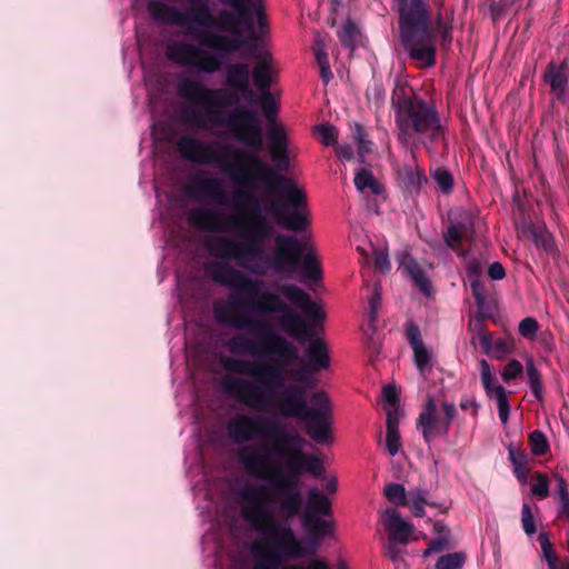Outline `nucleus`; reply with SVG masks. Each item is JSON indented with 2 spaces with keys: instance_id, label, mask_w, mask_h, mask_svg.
<instances>
[{
  "instance_id": "nucleus-21",
  "label": "nucleus",
  "mask_w": 569,
  "mask_h": 569,
  "mask_svg": "<svg viewBox=\"0 0 569 569\" xmlns=\"http://www.w3.org/2000/svg\"><path fill=\"white\" fill-rule=\"evenodd\" d=\"M472 221L467 212H463L461 221H452L445 233V241L450 248H455L471 228Z\"/></svg>"
},
{
  "instance_id": "nucleus-38",
  "label": "nucleus",
  "mask_w": 569,
  "mask_h": 569,
  "mask_svg": "<svg viewBox=\"0 0 569 569\" xmlns=\"http://www.w3.org/2000/svg\"><path fill=\"white\" fill-rule=\"evenodd\" d=\"M470 287L478 309L483 310L487 305V293L483 284L476 279L471 281Z\"/></svg>"
},
{
  "instance_id": "nucleus-2",
  "label": "nucleus",
  "mask_w": 569,
  "mask_h": 569,
  "mask_svg": "<svg viewBox=\"0 0 569 569\" xmlns=\"http://www.w3.org/2000/svg\"><path fill=\"white\" fill-rule=\"evenodd\" d=\"M307 445V439L298 431L277 432L273 451L279 465L272 466L266 455L243 452L240 456L241 468L248 475L260 479L277 477L271 482L244 481L234 491L243 521L260 537L248 546L251 569H330L319 557L283 566L289 560L316 553L321 540L333 537L336 530L332 521L315 515L328 517L331 513L330 500L317 487L308 489L307 509L301 517L308 539H301L288 521L302 508L299 478L302 475L321 478L325 471L322 459L305 451Z\"/></svg>"
},
{
  "instance_id": "nucleus-37",
  "label": "nucleus",
  "mask_w": 569,
  "mask_h": 569,
  "mask_svg": "<svg viewBox=\"0 0 569 569\" xmlns=\"http://www.w3.org/2000/svg\"><path fill=\"white\" fill-rule=\"evenodd\" d=\"M538 321L531 317L522 319L519 323V333L528 339L535 338L538 332Z\"/></svg>"
},
{
  "instance_id": "nucleus-17",
  "label": "nucleus",
  "mask_w": 569,
  "mask_h": 569,
  "mask_svg": "<svg viewBox=\"0 0 569 569\" xmlns=\"http://www.w3.org/2000/svg\"><path fill=\"white\" fill-rule=\"evenodd\" d=\"M399 267L402 271L410 277L415 286L426 296L430 297L432 293V286L428 276L417 263V261L408 253H403L399 261Z\"/></svg>"
},
{
  "instance_id": "nucleus-10",
  "label": "nucleus",
  "mask_w": 569,
  "mask_h": 569,
  "mask_svg": "<svg viewBox=\"0 0 569 569\" xmlns=\"http://www.w3.org/2000/svg\"><path fill=\"white\" fill-rule=\"evenodd\" d=\"M480 378L487 396L495 399L497 402L501 422L503 425L507 423L510 413V405L506 389L495 382V376L491 372L490 365L485 359L480 361Z\"/></svg>"
},
{
  "instance_id": "nucleus-3",
  "label": "nucleus",
  "mask_w": 569,
  "mask_h": 569,
  "mask_svg": "<svg viewBox=\"0 0 569 569\" xmlns=\"http://www.w3.org/2000/svg\"><path fill=\"white\" fill-rule=\"evenodd\" d=\"M180 98L198 102L202 109L186 106L181 110L183 121L201 130L227 128L236 141L251 151L236 150L233 156L240 161L237 167L230 166L214 149L216 143L203 142L196 138L182 137L177 149L182 158L200 164H212L226 172L233 182L250 188L278 187L282 197L280 202H271L269 211L274 221L284 230L303 232L310 226L307 194L293 179L279 176L277 171L257 153L262 149L263 134L261 121L256 110L236 108L224 114L220 109L223 89L206 87L200 80L180 78L177 82Z\"/></svg>"
},
{
  "instance_id": "nucleus-13",
  "label": "nucleus",
  "mask_w": 569,
  "mask_h": 569,
  "mask_svg": "<svg viewBox=\"0 0 569 569\" xmlns=\"http://www.w3.org/2000/svg\"><path fill=\"white\" fill-rule=\"evenodd\" d=\"M409 156L408 163L398 170V181L408 193H417L422 184L427 182V178L423 169L416 161L413 149H409Z\"/></svg>"
},
{
  "instance_id": "nucleus-23",
  "label": "nucleus",
  "mask_w": 569,
  "mask_h": 569,
  "mask_svg": "<svg viewBox=\"0 0 569 569\" xmlns=\"http://www.w3.org/2000/svg\"><path fill=\"white\" fill-rule=\"evenodd\" d=\"M383 495L391 503L398 507H406L408 503V492L401 483L391 482L386 485L383 488Z\"/></svg>"
},
{
  "instance_id": "nucleus-58",
  "label": "nucleus",
  "mask_w": 569,
  "mask_h": 569,
  "mask_svg": "<svg viewBox=\"0 0 569 569\" xmlns=\"http://www.w3.org/2000/svg\"><path fill=\"white\" fill-rule=\"evenodd\" d=\"M558 516L560 518H565V519H567L569 521V500L568 501H563V502H559Z\"/></svg>"
},
{
  "instance_id": "nucleus-43",
  "label": "nucleus",
  "mask_w": 569,
  "mask_h": 569,
  "mask_svg": "<svg viewBox=\"0 0 569 569\" xmlns=\"http://www.w3.org/2000/svg\"><path fill=\"white\" fill-rule=\"evenodd\" d=\"M556 481H557V490H556V498L559 502L568 501L569 500V491L567 488V482L565 478L560 475H556Z\"/></svg>"
},
{
  "instance_id": "nucleus-1",
  "label": "nucleus",
  "mask_w": 569,
  "mask_h": 569,
  "mask_svg": "<svg viewBox=\"0 0 569 569\" xmlns=\"http://www.w3.org/2000/svg\"><path fill=\"white\" fill-rule=\"evenodd\" d=\"M207 273L221 286L242 293L243 298L231 296L230 300L213 302V316L220 325L249 332H264L254 339L236 335L227 341L232 355L250 356L254 359L269 358L270 362L247 361L226 357L223 368L244 377L226 376L221 380L224 393L242 406L263 411L273 407L284 419L305 422L309 438L318 445L332 442L333 408L328 393L317 390L308 396L315 381L307 375L330 365L328 349L322 339H313L306 348L307 368L288 376L287 368L299 360L298 347L264 320L271 316L276 327L288 337L303 342L311 338L321 326L326 313L310 295L300 287L286 283L279 293L266 290V282L252 278L226 263L211 262Z\"/></svg>"
},
{
  "instance_id": "nucleus-34",
  "label": "nucleus",
  "mask_w": 569,
  "mask_h": 569,
  "mask_svg": "<svg viewBox=\"0 0 569 569\" xmlns=\"http://www.w3.org/2000/svg\"><path fill=\"white\" fill-rule=\"evenodd\" d=\"M386 447L391 457H395L401 447L400 432L392 426H390L389 430H387Z\"/></svg>"
},
{
  "instance_id": "nucleus-18",
  "label": "nucleus",
  "mask_w": 569,
  "mask_h": 569,
  "mask_svg": "<svg viewBox=\"0 0 569 569\" xmlns=\"http://www.w3.org/2000/svg\"><path fill=\"white\" fill-rule=\"evenodd\" d=\"M407 339L413 351V360L416 367L421 373L430 369V353L423 345L420 329L416 325H410L407 328Z\"/></svg>"
},
{
  "instance_id": "nucleus-9",
  "label": "nucleus",
  "mask_w": 569,
  "mask_h": 569,
  "mask_svg": "<svg viewBox=\"0 0 569 569\" xmlns=\"http://www.w3.org/2000/svg\"><path fill=\"white\" fill-rule=\"evenodd\" d=\"M441 412L442 415L438 411L435 400L429 397L417 422L418 430L428 443L436 438L447 436L450 425L457 416L456 406L451 402H443Z\"/></svg>"
},
{
  "instance_id": "nucleus-52",
  "label": "nucleus",
  "mask_w": 569,
  "mask_h": 569,
  "mask_svg": "<svg viewBox=\"0 0 569 569\" xmlns=\"http://www.w3.org/2000/svg\"><path fill=\"white\" fill-rule=\"evenodd\" d=\"M355 134H356V138L357 140L359 141L360 143V152H367L368 151V142L365 141L363 139V129L360 124L356 123L355 124Z\"/></svg>"
},
{
  "instance_id": "nucleus-57",
  "label": "nucleus",
  "mask_w": 569,
  "mask_h": 569,
  "mask_svg": "<svg viewBox=\"0 0 569 569\" xmlns=\"http://www.w3.org/2000/svg\"><path fill=\"white\" fill-rule=\"evenodd\" d=\"M315 56L319 67L329 64L327 50L315 51Z\"/></svg>"
},
{
  "instance_id": "nucleus-47",
  "label": "nucleus",
  "mask_w": 569,
  "mask_h": 569,
  "mask_svg": "<svg viewBox=\"0 0 569 569\" xmlns=\"http://www.w3.org/2000/svg\"><path fill=\"white\" fill-rule=\"evenodd\" d=\"M488 276L492 280H501V279H503L505 276H506L503 266L501 263H499V262L491 263L489 266V269H488Z\"/></svg>"
},
{
  "instance_id": "nucleus-14",
  "label": "nucleus",
  "mask_w": 569,
  "mask_h": 569,
  "mask_svg": "<svg viewBox=\"0 0 569 569\" xmlns=\"http://www.w3.org/2000/svg\"><path fill=\"white\" fill-rule=\"evenodd\" d=\"M382 523L389 535V539L406 546L413 532V526L401 517L395 509H387L382 515Z\"/></svg>"
},
{
  "instance_id": "nucleus-42",
  "label": "nucleus",
  "mask_w": 569,
  "mask_h": 569,
  "mask_svg": "<svg viewBox=\"0 0 569 569\" xmlns=\"http://www.w3.org/2000/svg\"><path fill=\"white\" fill-rule=\"evenodd\" d=\"M271 159L274 162L277 169L287 170L289 167V157L287 149L270 151Z\"/></svg>"
},
{
  "instance_id": "nucleus-59",
  "label": "nucleus",
  "mask_w": 569,
  "mask_h": 569,
  "mask_svg": "<svg viewBox=\"0 0 569 569\" xmlns=\"http://www.w3.org/2000/svg\"><path fill=\"white\" fill-rule=\"evenodd\" d=\"M337 489V481L335 479H331L327 482L326 485V490L329 492V493H332L335 492Z\"/></svg>"
},
{
  "instance_id": "nucleus-27",
  "label": "nucleus",
  "mask_w": 569,
  "mask_h": 569,
  "mask_svg": "<svg viewBox=\"0 0 569 569\" xmlns=\"http://www.w3.org/2000/svg\"><path fill=\"white\" fill-rule=\"evenodd\" d=\"M466 561V555L461 551L441 556L436 562V569H460Z\"/></svg>"
},
{
  "instance_id": "nucleus-54",
  "label": "nucleus",
  "mask_w": 569,
  "mask_h": 569,
  "mask_svg": "<svg viewBox=\"0 0 569 569\" xmlns=\"http://www.w3.org/2000/svg\"><path fill=\"white\" fill-rule=\"evenodd\" d=\"M385 93L383 90L380 87H376L373 89V98L369 97V100L372 101L376 106V108H379L381 103L383 102Z\"/></svg>"
},
{
  "instance_id": "nucleus-49",
  "label": "nucleus",
  "mask_w": 569,
  "mask_h": 569,
  "mask_svg": "<svg viewBox=\"0 0 569 569\" xmlns=\"http://www.w3.org/2000/svg\"><path fill=\"white\" fill-rule=\"evenodd\" d=\"M460 408L465 411L467 410H471V415L473 417H477L478 415V409H479V405L477 403V401L472 398H463L461 401H460Z\"/></svg>"
},
{
  "instance_id": "nucleus-19",
  "label": "nucleus",
  "mask_w": 569,
  "mask_h": 569,
  "mask_svg": "<svg viewBox=\"0 0 569 569\" xmlns=\"http://www.w3.org/2000/svg\"><path fill=\"white\" fill-rule=\"evenodd\" d=\"M407 507L411 510L416 517L425 516V506H433L435 503L429 500V491L421 487L411 488L408 491Z\"/></svg>"
},
{
  "instance_id": "nucleus-26",
  "label": "nucleus",
  "mask_w": 569,
  "mask_h": 569,
  "mask_svg": "<svg viewBox=\"0 0 569 569\" xmlns=\"http://www.w3.org/2000/svg\"><path fill=\"white\" fill-rule=\"evenodd\" d=\"M261 108L270 124L276 123L278 116V103L270 91L261 92Z\"/></svg>"
},
{
  "instance_id": "nucleus-16",
  "label": "nucleus",
  "mask_w": 569,
  "mask_h": 569,
  "mask_svg": "<svg viewBox=\"0 0 569 569\" xmlns=\"http://www.w3.org/2000/svg\"><path fill=\"white\" fill-rule=\"evenodd\" d=\"M226 83L229 88L240 93H251L250 68L244 62L229 63L224 71Z\"/></svg>"
},
{
  "instance_id": "nucleus-53",
  "label": "nucleus",
  "mask_w": 569,
  "mask_h": 569,
  "mask_svg": "<svg viewBox=\"0 0 569 569\" xmlns=\"http://www.w3.org/2000/svg\"><path fill=\"white\" fill-rule=\"evenodd\" d=\"M321 50H327V39L325 36L317 32L315 34L313 52Z\"/></svg>"
},
{
  "instance_id": "nucleus-36",
  "label": "nucleus",
  "mask_w": 569,
  "mask_h": 569,
  "mask_svg": "<svg viewBox=\"0 0 569 569\" xmlns=\"http://www.w3.org/2000/svg\"><path fill=\"white\" fill-rule=\"evenodd\" d=\"M317 132L319 133L321 141L325 146H332L337 142L338 131L331 124H321L317 127Z\"/></svg>"
},
{
  "instance_id": "nucleus-51",
  "label": "nucleus",
  "mask_w": 569,
  "mask_h": 569,
  "mask_svg": "<svg viewBox=\"0 0 569 569\" xmlns=\"http://www.w3.org/2000/svg\"><path fill=\"white\" fill-rule=\"evenodd\" d=\"M337 156L342 160H350L353 157V150L349 144H340L337 148Z\"/></svg>"
},
{
  "instance_id": "nucleus-30",
  "label": "nucleus",
  "mask_w": 569,
  "mask_h": 569,
  "mask_svg": "<svg viewBox=\"0 0 569 569\" xmlns=\"http://www.w3.org/2000/svg\"><path fill=\"white\" fill-rule=\"evenodd\" d=\"M358 34L359 30L357 26L351 21H347L338 31V37L341 43L350 48L355 44Z\"/></svg>"
},
{
  "instance_id": "nucleus-8",
  "label": "nucleus",
  "mask_w": 569,
  "mask_h": 569,
  "mask_svg": "<svg viewBox=\"0 0 569 569\" xmlns=\"http://www.w3.org/2000/svg\"><path fill=\"white\" fill-rule=\"evenodd\" d=\"M292 430H284L283 427H276L272 425H264L263 420L257 416L249 415V413H239L230 418V420L227 423V435L229 439L237 445H243L247 443L258 436H266L267 439L270 441V447L267 452H263L262 455H266L269 457L270 463L272 466L279 465V457L273 451L274 446V435L277 432H291ZM248 452L256 455L254 452H250L248 450H241L239 452V457L241 453ZM241 463V461L239 460Z\"/></svg>"
},
{
  "instance_id": "nucleus-25",
  "label": "nucleus",
  "mask_w": 569,
  "mask_h": 569,
  "mask_svg": "<svg viewBox=\"0 0 569 569\" xmlns=\"http://www.w3.org/2000/svg\"><path fill=\"white\" fill-rule=\"evenodd\" d=\"M268 139L270 151L287 149V134L284 129L278 123L270 124L268 128Z\"/></svg>"
},
{
  "instance_id": "nucleus-12",
  "label": "nucleus",
  "mask_w": 569,
  "mask_h": 569,
  "mask_svg": "<svg viewBox=\"0 0 569 569\" xmlns=\"http://www.w3.org/2000/svg\"><path fill=\"white\" fill-rule=\"evenodd\" d=\"M256 62L252 68V81L254 87L261 91H269L274 81V62L272 54L267 50H261L253 56Z\"/></svg>"
},
{
  "instance_id": "nucleus-7",
  "label": "nucleus",
  "mask_w": 569,
  "mask_h": 569,
  "mask_svg": "<svg viewBox=\"0 0 569 569\" xmlns=\"http://www.w3.org/2000/svg\"><path fill=\"white\" fill-rule=\"evenodd\" d=\"M399 12L400 39L409 56L421 67L436 63L435 36L430 30L427 0H395Z\"/></svg>"
},
{
  "instance_id": "nucleus-55",
  "label": "nucleus",
  "mask_w": 569,
  "mask_h": 569,
  "mask_svg": "<svg viewBox=\"0 0 569 569\" xmlns=\"http://www.w3.org/2000/svg\"><path fill=\"white\" fill-rule=\"evenodd\" d=\"M320 69V78L325 84H328L330 80L332 79V72L330 64L321 66Z\"/></svg>"
},
{
  "instance_id": "nucleus-48",
  "label": "nucleus",
  "mask_w": 569,
  "mask_h": 569,
  "mask_svg": "<svg viewBox=\"0 0 569 569\" xmlns=\"http://www.w3.org/2000/svg\"><path fill=\"white\" fill-rule=\"evenodd\" d=\"M399 542H393L389 539L388 545L386 546V556L396 562L401 553L400 548L398 547Z\"/></svg>"
},
{
  "instance_id": "nucleus-35",
  "label": "nucleus",
  "mask_w": 569,
  "mask_h": 569,
  "mask_svg": "<svg viewBox=\"0 0 569 569\" xmlns=\"http://www.w3.org/2000/svg\"><path fill=\"white\" fill-rule=\"evenodd\" d=\"M521 523H522V528H523L525 532L528 536H532L536 533L537 529H536L535 518L531 512L530 506L528 503L522 505Z\"/></svg>"
},
{
  "instance_id": "nucleus-40",
  "label": "nucleus",
  "mask_w": 569,
  "mask_h": 569,
  "mask_svg": "<svg viewBox=\"0 0 569 569\" xmlns=\"http://www.w3.org/2000/svg\"><path fill=\"white\" fill-rule=\"evenodd\" d=\"M523 371L522 365L518 360H510L502 370L501 378L509 382L519 377Z\"/></svg>"
},
{
  "instance_id": "nucleus-20",
  "label": "nucleus",
  "mask_w": 569,
  "mask_h": 569,
  "mask_svg": "<svg viewBox=\"0 0 569 569\" xmlns=\"http://www.w3.org/2000/svg\"><path fill=\"white\" fill-rule=\"evenodd\" d=\"M355 186L363 194H380L383 191L382 186L377 181L372 172L367 169H360L356 172Z\"/></svg>"
},
{
  "instance_id": "nucleus-15",
  "label": "nucleus",
  "mask_w": 569,
  "mask_h": 569,
  "mask_svg": "<svg viewBox=\"0 0 569 569\" xmlns=\"http://www.w3.org/2000/svg\"><path fill=\"white\" fill-rule=\"evenodd\" d=\"M545 82L550 87V91L561 102L567 101V86H568V73L567 63H553L550 62L543 74Z\"/></svg>"
},
{
  "instance_id": "nucleus-32",
  "label": "nucleus",
  "mask_w": 569,
  "mask_h": 569,
  "mask_svg": "<svg viewBox=\"0 0 569 569\" xmlns=\"http://www.w3.org/2000/svg\"><path fill=\"white\" fill-rule=\"evenodd\" d=\"M432 178L435 179V181L437 182V184L439 186L443 193H449L452 190L453 179L448 170L443 168H437L432 172Z\"/></svg>"
},
{
  "instance_id": "nucleus-11",
  "label": "nucleus",
  "mask_w": 569,
  "mask_h": 569,
  "mask_svg": "<svg viewBox=\"0 0 569 569\" xmlns=\"http://www.w3.org/2000/svg\"><path fill=\"white\" fill-rule=\"evenodd\" d=\"M190 190L198 198L209 200L216 204L226 203L227 196L223 181L217 177L198 176L194 178Z\"/></svg>"
},
{
  "instance_id": "nucleus-41",
  "label": "nucleus",
  "mask_w": 569,
  "mask_h": 569,
  "mask_svg": "<svg viewBox=\"0 0 569 569\" xmlns=\"http://www.w3.org/2000/svg\"><path fill=\"white\" fill-rule=\"evenodd\" d=\"M380 301H381L380 289H379L378 286H376L373 295H372V297L369 300V315H368V317H369V322H370L371 326H373V323L377 320V315H378V309H379V306H380Z\"/></svg>"
},
{
  "instance_id": "nucleus-5",
  "label": "nucleus",
  "mask_w": 569,
  "mask_h": 569,
  "mask_svg": "<svg viewBox=\"0 0 569 569\" xmlns=\"http://www.w3.org/2000/svg\"><path fill=\"white\" fill-rule=\"evenodd\" d=\"M233 9L213 13L208 0H188L182 10L162 0H150L147 11L151 19L162 24L184 28L198 39V44L176 41L167 47V57L173 63L197 73L218 72L224 58L243 47L242 26L252 14L257 16L261 33L267 30L260 0H219Z\"/></svg>"
},
{
  "instance_id": "nucleus-33",
  "label": "nucleus",
  "mask_w": 569,
  "mask_h": 569,
  "mask_svg": "<svg viewBox=\"0 0 569 569\" xmlns=\"http://www.w3.org/2000/svg\"><path fill=\"white\" fill-rule=\"evenodd\" d=\"M531 493L539 499H545L549 496V480L546 475H536L531 483Z\"/></svg>"
},
{
  "instance_id": "nucleus-31",
  "label": "nucleus",
  "mask_w": 569,
  "mask_h": 569,
  "mask_svg": "<svg viewBox=\"0 0 569 569\" xmlns=\"http://www.w3.org/2000/svg\"><path fill=\"white\" fill-rule=\"evenodd\" d=\"M529 441L531 451L536 456L545 455L549 449V442L541 431L536 430L531 432Z\"/></svg>"
},
{
  "instance_id": "nucleus-29",
  "label": "nucleus",
  "mask_w": 569,
  "mask_h": 569,
  "mask_svg": "<svg viewBox=\"0 0 569 569\" xmlns=\"http://www.w3.org/2000/svg\"><path fill=\"white\" fill-rule=\"evenodd\" d=\"M436 32L441 38L442 47L449 49L452 42V24L449 20H445L441 14L437 18Z\"/></svg>"
},
{
  "instance_id": "nucleus-28",
  "label": "nucleus",
  "mask_w": 569,
  "mask_h": 569,
  "mask_svg": "<svg viewBox=\"0 0 569 569\" xmlns=\"http://www.w3.org/2000/svg\"><path fill=\"white\" fill-rule=\"evenodd\" d=\"M538 540H539V543H540V547L542 550L543 558L546 559V561L548 563V568L549 569H559L557 566L558 558L552 548V545L549 541L548 535L545 532H541L538 537Z\"/></svg>"
},
{
  "instance_id": "nucleus-44",
  "label": "nucleus",
  "mask_w": 569,
  "mask_h": 569,
  "mask_svg": "<svg viewBox=\"0 0 569 569\" xmlns=\"http://www.w3.org/2000/svg\"><path fill=\"white\" fill-rule=\"evenodd\" d=\"M382 397L390 407H397L399 400V393L395 386L388 385L382 389Z\"/></svg>"
},
{
  "instance_id": "nucleus-6",
  "label": "nucleus",
  "mask_w": 569,
  "mask_h": 569,
  "mask_svg": "<svg viewBox=\"0 0 569 569\" xmlns=\"http://www.w3.org/2000/svg\"><path fill=\"white\" fill-rule=\"evenodd\" d=\"M399 142L415 149L437 140L443 132L438 111L422 99H411L405 89H396L391 98Z\"/></svg>"
},
{
  "instance_id": "nucleus-22",
  "label": "nucleus",
  "mask_w": 569,
  "mask_h": 569,
  "mask_svg": "<svg viewBox=\"0 0 569 569\" xmlns=\"http://www.w3.org/2000/svg\"><path fill=\"white\" fill-rule=\"evenodd\" d=\"M526 372L528 385L530 387L532 395L536 397L537 400L541 401L543 398V386L541 381V375L536 368L532 358H528L526 361Z\"/></svg>"
},
{
  "instance_id": "nucleus-61",
  "label": "nucleus",
  "mask_w": 569,
  "mask_h": 569,
  "mask_svg": "<svg viewBox=\"0 0 569 569\" xmlns=\"http://www.w3.org/2000/svg\"><path fill=\"white\" fill-rule=\"evenodd\" d=\"M435 1H436V2H439V3L441 4V1H442V0H435Z\"/></svg>"
},
{
  "instance_id": "nucleus-4",
  "label": "nucleus",
  "mask_w": 569,
  "mask_h": 569,
  "mask_svg": "<svg viewBox=\"0 0 569 569\" xmlns=\"http://www.w3.org/2000/svg\"><path fill=\"white\" fill-rule=\"evenodd\" d=\"M234 196L253 203L251 211L221 214L209 208H196L188 214L189 222L204 231H218L249 239L247 243L227 237H213L207 241L210 256L231 259L239 267L257 276L269 271L291 276L298 270L305 279L321 278L320 263L312 246L305 239L288 233H278L273 239V250L267 253L261 242L271 237L272 223L262 214L258 200L248 191L237 189Z\"/></svg>"
},
{
  "instance_id": "nucleus-45",
  "label": "nucleus",
  "mask_w": 569,
  "mask_h": 569,
  "mask_svg": "<svg viewBox=\"0 0 569 569\" xmlns=\"http://www.w3.org/2000/svg\"><path fill=\"white\" fill-rule=\"evenodd\" d=\"M373 259L376 268L381 271H388L390 269V262L388 253L383 250H375Z\"/></svg>"
},
{
  "instance_id": "nucleus-39",
  "label": "nucleus",
  "mask_w": 569,
  "mask_h": 569,
  "mask_svg": "<svg viewBox=\"0 0 569 569\" xmlns=\"http://www.w3.org/2000/svg\"><path fill=\"white\" fill-rule=\"evenodd\" d=\"M450 537H447L446 535H440L436 537L428 545V548L423 551V556L428 557L431 553L441 552L445 549L449 547Z\"/></svg>"
},
{
  "instance_id": "nucleus-46",
  "label": "nucleus",
  "mask_w": 569,
  "mask_h": 569,
  "mask_svg": "<svg viewBox=\"0 0 569 569\" xmlns=\"http://www.w3.org/2000/svg\"><path fill=\"white\" fill-rule=\"evenodd\" d=\"M399 407H390L387 409V430H389V427H395L396 430H399Z\"/></svg>"
},
{
  "instance_id": "nucleus-60",
  "label": "nucleus",
  "mask_w": 569,
  "mask_h": 569,
  "mask_svg": "<svg viewBox=\"0 0 569 569\" xmlns=\"http://www.w3.org/2000/svg\"><path fill=\"white\" fill-rule=\"evenodd\" d=\"M500 346H501V347L503 346V342H502V341H498V342H497V347H500Z\"/></svg>"
},
{
  "instance_id": "nucleus-56",
  "label": "nucleus",
  "mask_w": 569,
  "mask_h": 569,
  "mask_svg": "<svg viewBox=\"0 0 569 569\" xmlns=\"http://www.w3.org/2000/svg\"><path fill=\"white\" fill-rule=\"evenodd\" d=\"M433 533L437 535V537L440 535H446L447 537H450V531L442 521L435 522Z\"/></svg>"
},
{
  "instance_id": "nucleus-24",
  "label": "nucleus",
  "mask_w": 569,
  "mask_h": 569,
  "mask_svg": "<svg viewBox=\"0 0 569 569\" xmlns=\"http://www.w3.org/2000/svg\"><path fill=\"white\" fill-rule=\"evenodd\" d=\"M509 459L512 463V469L521 483L527 482L528 468H527V456L522 452H517L511 447L509 448Z\"/></svg>"
},
{
  "instance_id": "nucleus-50",
  "label": "nucleus",
  "mask_w": 569,
  "mask_h": 569,
  "mask_svg": "<svg viewBox=\"0 0 569 569\" xmlns=\"http://www.w3.org/2000/svg\"><path fill=\"white\" fill-rule=\"evenodd\" d=\"M535 242L538 247H541L543 248L545 250L549 251L552 249L553 247V243H552V240L551 238L549 237L548 233H542V234H537L535 237Z\"/></svg>"
}]
</instances>
